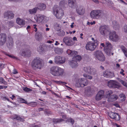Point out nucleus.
<instances>
[{"label":"nucleus","mask_w":127,"mask_h":127,"mask_svg":"<svg viewBox=\"0 0 127 127\" xmlns=\"http://www.w3.org/2000/svg\"><path fill=\"white\" fill-rule=\"evenodd\" d=\"M53 13L56 17L61 19L64 15L63 11L58 6L54 5L53 9Z\"/></svg>","instance_id":"nucleus-2"},{"label":"nucleus","mask_w":127,"mask_h":127,"mask_svg":"<svg viewBox=\"0 0 127 127\" xmlns=\"http://www.w3.org/2000/svg\"><path fill=\"white\" fill-rule=\"evenodd\" d=\"M109 38L110 40L116 42L118 40L119 38L118 35L114 31L110 32L109 34Z\"/></svg>","instance_id":"nucleus-11"},{"label":"nucleus","mask_w":127,"mask_h":127,"mask_svg":"<svg viewBox=\"0 0 127 127\" xmlns=\"http://www.w3.org/2000/svg\"><path fill=\"white\" fill-rule=\"evenodd\" d=\"M4 67V64L0 63V69H2Z\"/></svg>","instance_id":"nucleus-50"},{"label":"nucleus","mask_w":127,"mask_h":127,"mask_svg":"<svg viewBox=\"0 0 127 127\" xmlns=\"http://www.w3.org/2000/svg\"><path fill=\"white\" fill-rule=\"evenodd\" d=\"M99 31L102 35L105 36L108 35L111 32L110 30L107 28L105 26L101 27L99 29Z\"/></svg>","instance_id":"nucleus-10"},{"label":"nucleus","mask_w":127,"mask_h":127,"mask_svg":"<svg viewBox=\"0 0 127 127\" xmlns=\"http://www.w3.org/2000/svg\"><path fill=\"white\" fill-rule=\"evenodd\" d=\"M19 102L21 103H24L26 104H28V102L25 100L24 99L20 98L19 99Z\"/></svg>","instance_id":"nucleus-42"},{"label":"nucleus","mask_w":127,"mask_h":127,"mask_svg":"<svg viewBox=\"0 0 127 127\" xmlns=\"http://www.w3.org/2000/svg\"><path fill=\"white\" fill-rule=\"evenodd\" d=\"M94 55L98 61L103 62L105 61V57L102 52L100 51H97L94 53Z\"/></svg>","instance_id":"nucleus-8"},{"label":"nucleus","mask_w":127,"mask_h":127,"mask_svg":"<svg viewBox=\"0 0 127 127\" xmlns=\"http://www.w3.org/2000/svg\"><path fill=\"white\" fill-rule=\"evenodd\" d=\"M95 24V21H93L92 22H90L91 25H92Z\"/></svg>","instance_id":"nucleus-52"},{"label":"nucleus","mask_w":127,"mask_h":127,"mask_svg":"<svg viewBox=\"0 0 127 127\" xmlns=\"http://www.w3.org/2000/svg\"><path fill=\"white\" fill-rule=\"evenodd\" d=\"M120 82L121 83V84L124 86H125L127 88V83L123 81V80L120 79L119 80Z\"/></svg>","instance_id":"nucleus-38"},{"label":"nucleus","mask_w":127,"mask_h":127,"mask_svg":"<svg viewBox=\"0 0 127 127\" xmlns=\"http://www.w3.org/2000/svg\"><path fill=\"white\" fill-rule=\"evenodd\" d=\"M84 70L85 72L90 74H94L95 72V70L92 68L90 66L84 67Z\"/></svg>","instance_id":"nucleus-17"},{"label":"nucleus","mask_w":127,"mask_h":127,"mask_svg":"<svg viewBox=\"0 0 127 127\" xmlns=\"http://www.w3.org/2000/svg\"><path fill=\"white\" fill-rule=\"evenodd\" d=\"M68 121L69 122L71 123L72 124H73L74 123V121L72 119H68Z\"/></svg>","instance_id":"nucleus-47"},{"label":"nucleus","mask_w":127,"mask_h":127,"mask_svg":"<svg viewBox=\"0 0 127 127\" xmlns=\"http://www.w3.org/2000/svg\"><path fill=\"white\" fill-rule=\"evenodd\" d=\"M37 8L38 9H39L40 11L44 10L46 8V6L45 4L42 3L38 4H37Z\"/></svg>","instance_id":"nucleus-21"},{"label":"nucleus","mask_w":127,"mask_h":127,"mask_svg":"<svg viewBox=\"0 0 127 127\" xmlns=\"http://www.w3.org/2000/svg\"><path fill=\"white\" fill-rule=\"evenodd\" d=\"M12 119H16L18 120L21 121H23V119L22 118H21L19 116L16 115H14Z\"/></svg>","instance_id":"nucleus-34"},{"label":"nucleus","mask_w":127,"mask_h":127,"mask_svg":"<svg viewBox=\"0 0 127 127\" xmlns=\"http://www.w3.org/2000/svg\"><path fill=\"white\" fill-rule=\"evenodd\" d=\"M124 71L123 69H121V71L120 72V73L122 75L124 76L125 75V74L124 73Z\"/></svg>","instance_id":"nucleus-49"},{"label":"nucleus","mask_w":127,"mask_h":127,"mask_svg":"<svg viewBox=\"0 0 127 127\" xmlns=\"http://www.w3.org/2000/svg\"><path fill=\"white\" fill-rule=\"evenodd\" d=\"M47 42L49 43H51L53 42L51 41H47Z\"/></svg>","instance_id":"nucleus-63"},{"label":"nucleus","mask_w":127,"mask_h":127,"mask_svg":"<svg viewBox=\"0 0 127 127\" xmlns=\"http://www.w3.org/2000/svg\"><path fill=\"white\" fill-rule=\"evenodd\" d=\"M76 11L77 13L79 15H83L85 13V9L81 6H78L76 8Z\"/></svg>","instance_id":"nucleus-19"},{"label":"nucleus","mask_w":127,"mask_h":127,"mask_svg":"<svg viewBox=\"0 0 127 127\" xmlns=\"http://www.w3.org/2000/svg\"><path fill=\"white\" fill-rule=\"evenodd\" d=\"M113 27L116 30L119 29L120 27L118 23L116 22H113Z\"/></svg>","instance_id":"nucleus-30"},{"label":"nucleus","mask_w":127,"mask_h":127,"mask_svg":"<svg viewBox=\"0 0 127 127\" xmlns=\"http://www.w3.org/2000/svg\"><path fill=\"white\" fill-rule=\"evenodd\" d=\"M65 61V58L59 56L55 57L54 58L55 62L57 64H62L64 63Z\"/></svg>","instance_id":"nucleus-12"},{"label":"nucleus","mask_w":127,"mask_h":127,"mask_svg":"<svg viewBox=\"0 0 127 127\" xmlns=\"http://www.w3.org/2000/svg\"><path fill=\"white\" fill-rule=\"evenodd\" d=\"M0 83L6 85L7 84V82L5 81L4 79L2 77H0Z\"/></svg>","instance_id":"nucleus-35"},{"label":"nucleus","mask_w":127,"mask_h":127,"mask_svg":"<svg viewBox=\"0 0 127 127\" xmlns=\"http://www.w3.org/2000/svg\"><path fill=\"white\" fill-rule=\"evenodd\" d=\"M103 76L107 78H111L114 77V73L110 71L106 70L104 71L103 74Z\"/></svg>","instance_id":"nucleus-16"},{"label":"nucleus","mask_w":127,"mask_h":127,"mask_svg":"<svg viewBox=\"0 0 127 127\" xmlns=\"http://www.w3.org/2000/svg\"><path fill=\"white\" fill-rule=\"evenodd\" d=\"M37 50L40 53H41L43 50V48L40 46L37 48Z\"/></svg>","instance_id":"nucleus-44"},{"label":"nucleus","mask_w":127,"mask_h":127,"mask_svg":"<svg viewBox=\"0 0 127 127\" xmlns=\"http://www.w3.org/2000/svg\"><path fill=\"white\" fill-rule=\"evenodd\" d=\"M74 57L73 58V59L75 60L76 61L80 60L81 59V57L80 56L77 55L75 56H73Z\"/></svg>","instance_id":"nucleus-32"},{"label":"nucleus","mask_w":127,"mask_h":127,"mask_svg":"<svg viewBox=\"0 0 127 127\" xmlns=\"http://www.w3.org/2000/svg\"><path fill=\"white\" fill-rule=\"evenodd\" d=\"M108 3L109 5H111L112 6H113V3L112 2L109 1V2H108Z\"/></svg>","instance_id":"nucleus-54"},{"label":"nucleus","mask_w":127,"mask_h":127,"mask_svg":"<svg viewBox=\"0 0 127 127\" xmlns=\"http://www.w3.org/2000/svg\"><path fill=\"white\" fill-rule=\"evenodd\" d=\"M67 53L68 54L72 56H73L77 55V53L75 51H72L69 49L67 51Z\"/></svg>","instance_id":"nucleus-26"},{"label":"nucleus","mask_w":127,"mask_h":127,"mask_svg":"<svg viewBox=\"0 0 127 127\" xmlns=\"http://www.w3.org/2000/svg\"><path fill=\"white\" fill-rule=\"evenodd\" d=\"M88 82L87 80L84 78L79 79L77 83V84H79V86L81 87H84L88 85Z\"/></svg>","instance_id":"nucleus-13"},{"label":"nucleus","mask_w":127,"mask_h":127,"mask_svg":"<svg viewBox=\"0 0 127 127\" xmlns=\"http://www.w3.org/2000/svg\"><path fill=\"white\" fill-rule=\"evenodd\" d=\"M91 90L90 87H88L85 89V93L86 94H88L91 93Z\"/></svg>","instance_id":"nucleus-33"},{"label":"nucleus","mask_w":127,"mask_h":127,"mask_svg":"<svg viewBox=\"0 0 127 127\" xmlns=\"http://www.w3.org/2000/svg\"><path fill=\"white\" fill-rule=\"evenodd\" d=\"M66 1L65 0H62L60 3V5L61 6H64L66 4Z\"/></svg>","instance_id":"nucleus-39"},{"label":"nucleus","mask_w":127,"mask_h":127,"mask_svg":"<svg viewBox=\"0 0 127 127\" xmlns=\"http://www.w3.org/2000/svg\"><path fill=\"white\" fill-rule=\"evenodd\" d=\"M125 99V96L124 95L121 94L119 95V100L120 101L122 102L124 101Z\"/></svg>","instance_id":"nucleus-29"},{"label":"nucleus","mask_w":127,"mask_h":127,"mask_svg":"<svg viewBox=\"0 0 127 127\" xmlns=\"http://www.w3.org/2000/svg\"><path fill=\"white\" fill-rule=\"evenodd\" d=\"M104 95V92L103 90L99 91L95 97V99L96 100H99L103 98Z\"/></svg>","instance_id":"nucleus-18"},{"label":"nucleus","mask_w":127,"mask_h":127,"mask_svg":"<svg viewBox=\"0 0 127 127\" xmlns=\"http://www.w3.org/2000/svg\"><path fill=\"white\" fill-rule=\"evenodd\" d=\"M48 63L50 64H52L53 63V62L52 60H50L48 61Z\"/></svg>","instance_id":"nucleus-55"},{"label":"nucleus","mask_w":127,"mask_h":127,"mask_svg":"<svg viewBox=\"0 0 127 127\" xmlns=\"http://www.w3.org/2000/svg\"><path fill=\"white\" fill-rule=\"evenodd\" d=\"M94 2H95L96 3H98V1L97 0H92Z\"/></svg>","instance_id":"nucleus-61"},{"label":"nucleus","mask_w":127,"mask_h":127,"mask_svg":"<svg viewBox=\"0 0 127 127\" xmlns=\"http://www.w3.org/2000/svg\"><path fill=\"white\" fill-rule=\"evenodd\" d=\"M35 38L38 40H39L42 37L41 34L40 32H36L35 35Z\"/></svg>","instance_id":"nucleus-31"},{"label":"nucleus","mask_w":127,"mask_h":127,"mask_svg":"<svg viewBox=\"0 0 127 127\" xmlns=\"http://www.w3.org/2000/svg\"><path fill=\"white\" fill-rule=\"evenodd\" d=\"M37 10V8L36 7L32 9H29V11L30 14H32L35 13Z\"/></svg>","instance_id":"nucleus-27"},{"label":"nucleus","mask_w":127,"mask_h":127,"mask_svg":"<svg viewBox=\"0 0 127 127\" xmlns=\"http://www.w3.org/2000/svg\"><path fill=\"white\" fill-rule=\"evenodd\" d=\"M32 66L34 69H40L42 67V60L39 58L35 59L32 62Z\"/></svg>","instance_id":"nucleus-6"},{"label":"nucleus","mask_w":127,"mask_h":127,"mask_svg":"<svg viewBox=\"0 0 127 127\" xmlns=\"http://www.w3.org/2000/svg\"><path fill=\"white\" fill-rule=\"evenodd\" d=\"M15 96L14 95H12V97H10V98H11L12 100H13L14 98L15 97Z\"/></svg>","instance_id":"nucleus-58"},{"label":"nucleus","mask_w":127,"mask_h":127,"mask_svg":"<svg viewBox=\"0 0 127 127\" xmlns=\"http://www.w3.org/2000/svg\"><path fill=\"white\" fill-rule=\"evenodd\" d=\"M27 104L29 105L32 106L34 107L37 105V103L36 102H31L30 103H28Z\"/></svg>","instance_id":"nucleus-40"},{"label":"nucleus","mask_w":127,"mask_h":127,"mask_svg":"<svg viewBox=\"0 0 127 127\" xmlns=\"http://www.w3.org/2000/svg\"><path fill=\"white\" fill-rule=\"evenodd\" d=\"M74 24V23L73 22L72 23L71 25H70V27L71 28H73L74 27L73 25Z\"/></svg>","instance_id":"nucleus-57"},{"label":"nucleus","mask_w":127,"mask_h":127,"mask_svg":"<svg viewBox=\"0 0 127 127\" xmlns=\"http://www.w3.org/2000/svg\"><path fill=\"white\" fill-rule=\"evenodd\" d=\"M118 98L116 95H113L108 98V100L110 101H113L116 100Z\"/></svg>","instance_id":"nucleus-25"},{"label":"nucleus","mask_w":127,"mask_h":127,"mask_svg":"<svg viewBox=\"0 0 127 127\" xmlns=\"http://www.w3.org/2000/svg\"><path fill=\"white\" fill-rule=\"evenodd\" d=\"M112 49V46L111 43L108 41L106 42V45L104 48V50L108 56L111 54L113 55V53L111 52Z\"/></svg>","instance_id":"nucleus-7"},{"label":"nucleus","mask_w":127,"mask_h":127,"mask_svg":"<svg viewBox=\"0 0 127 127\" xmlns=\"http://www.w3.org/2000/svg\"><path fill=\"white\" fill-rule=\"evenodd\" d=\"M13 73L14 74H15L17 73V71L16 70L14 69L13 72Z\"/></svg>","instance_id":"nucleus-53"},{"label":"nucleus","mask_w":127,"mask_h":127,"mask_svg":"<svg viewBox=\"0 0 127 127\" xmlns=\"http://www.w3.org/2000/svg\"><path fill=\"white\" fill-rule=\"evenodd\" d=\"M16 23L19 25L21 26H24L25 24V21L19 18H18L16 19Z\"/></svg>","instance_id":"nucleus-24"},{"label":"nucleus","mask_w":127,"mask_h":127,"mask_svg":"<svg viewBox=\"0 0 127 127\" xmlns=\"http://www.w3.org/2000/svg\"><path fill=\"white\" fill-rule=\"evenodd\" d=\"M7 55L10 58H14V59H16V58L15 57L12 55H8V54H7Z\"/></svg>","instance_id":"nucleus-48"},{"label":"nucleus","mask_w":127,"mask_h":127,"mask_svg":"<svg viewBox=\"0 0 127 127\" xmlns=\"http://www.w3.org/2000/svg\"><path fill=\"white\" fill-rule=\"evenodd\" d=\"M83 76L86 78L90 80L92 79L93 78L91 76L85 74H84Z\"/></svg>","instance_id":"nucleus-36"},{"label":"nucleus","mask_w":127,"mask_h":127,"mask_svg":"<svg viewBox=\"0 0 127 127\" xmlns=\"http://www.w3.org/2000/svg\"><path fill=\"white\" fill-rule=\"evenodd\" d=\"M110 117L112 119H114L115 120L118 121L120 120V116L118 113L111 112L110 114Z\"/></svg>","instance_id":"nucleus-22"},{"label":"nucleus","mask_w":127,"mask_h":127,"mask_svg":"<svg viewBox=\"0 0 127 127\" xmlns=\"http://www.w3.org/2000/svg\"><path fill=\"white\" fill-rule=\"evenodd\" d=\"M64 42L68 46H71L73 45L74 42L72 40V38L71 37H66L63 39Z\"/></svg>","instance_id":"nucleus-14"},{"label":"nucleus","mask_w":127,"mask_h":127,"mask_svg":"<svg viewBox=\"0 0 127 127\" xmlns=\"http://www.w3.org/2000/svg\"><path fill=\"white\" fill-rule=\"evenodd\" d=\"M104 15L103 12L100 10H95L92 11L90 13L92 18L94 19H100Z\"/></svg>","instance_id":"nucleus-3"},{"label":"nucleus","mask_w":127,"mask_h":127,"mask_svg":"<svg viewBox=\"0 0 127 127\" xmlns=\"http://www.w3.org/2000/svg\"><path fill=\"white\" fill-rule=\"evenodd\" d=\"M112 93V92L111 90L109 91L106 92V94L107 95H110Z\"/></svg>","instance_id":"nucleus-46"},{"label":"nucleus","mask_w":127,"mask_h":127,"mask_svg":"<svg viewBox=\"0 0 127 127\" xmlns=\"http://www.w3.org/2000/svg\"><path fill=\"white\" fill-rule=\"evenodd\" d=\"M45 112V113L47 114H48L50 113V112H49L47 110Z\"/></svg>","instance_id":"nucleus-62"},{"label":"nucleus","mask_w":127,"mask_h":127,"mask_svg":"<svg viewBox=\"0 0 127 127\" xmlns=\"http://www.w3.org/2000/svg\"><path fill=\"white\" fill-rule=\"evenodd\" d=\"M14 22L11 21L9 22L8 24V28H9L12 27L14 25Z\"/></svg>","instance_id":"nucleus-41"},{"label":"nucleus","mask_w":127,"mask_h":127,"mask_svg":"<svg viewBox=\"0 0 127 127\" xmlns=\"http://www.w3.org/2000/svg\"><path fill=\"white\" fill-rule=\"evenodd\" d=\"M73 41H76L77 40V38H76V37H74L73 38Z\"/></svg>","instance_id":"nucleus-56"},{"label":"nucleus","mask_w":127,"mask_h":127,"mask_svg":"<svg viewBox=\"0 0 127 127\" xmlns=\"http://www.w3.org/2000/svg\"><path fill=\"white\" fill-rule=\"evenodd\" d=\"M4 16L7 19H11L14 17V15L12 11H7L4 13Z\"/></svg>","instance_id":"nucleus-15"},{"label":"nucleus","mask_w":127,"mask_h":127,"mask_svg":"<svg viewBox=\"0 0 127 127\" xmlns=\"http://www.w3.org/2000/svg\"><path fill=\"white\" fill-rule=\"evenodd\" d=\"M3 98L4 99V100H5L4 99H6L8 101H9V99L8 98L6 97H3Z\"/></svg>","instance_id":"nucleus-59"},{"label":"nucleus","mask_w":127,"mask_h":127,"mask_svg":"<svg viewBox=\"0 0 127 127\" xmlns=\"http://www.w3.org/2000/svg\"><path fill=\"white\" fill-rule=\"evenodd\" d=\"M23 90L25 92H31L32 90V89L27 87H25L23 88Z\"/></svg>","instance_id":"nucleus-43"},{"label":"nucleus","mask_w":127,"mask_h":127,"mask_svg":"<svg viewBox=\"0 0 127 127\" xmlns=\"http://www.w3.org/2000/svg\"><path fill=\"white\" fill-rule=\"evenodd\" d=\"M97 45V41L95 40L94 41H91L88 42L86 46V48L88 50L92 51L94 50Z\"/></svg>","instance_id":"nucleus-5"},{"label":"nucleus","mask_w":127,"mask_h":127,"mask_svg":"<svg viewBox=\"0 0 127 127\" xmlns=\"http://www.w3.org/2000/svg\"><path fill=\"white\" fill-rule=\"evenodd\" d=\"M63 121V120L62 119H58L57 121L58 122H62Z\"/></svg>","instance_id":"nucleus-60"},{"label":"nucleus","mask_w":127,"mask_h":127,"mask_svg":"<svg viewBox=\"0 0 127 127\" xmlns=\"http://www.w3.org/2000/svg\"><path fill=\"white\" fill-rule=\"evenodd\" d=\"M55 51L56 53L60 54L63 52V50L62 48H57L56 49Z\"/></svg>","instance_id":"nucleus-37"},{"label":"nucleus","mask_w":127,"mask_h":127,"mask_svg":"<svg viewBox=\"0 0 127 127\" xmlns=\"http://www.w3.org/2000/svg\"><path fill=\"white\" fill-rule=\"evenodd\" d=\"M101 45L103 47H104L105 46L104 44V43H101Z\"/></svg>","instance_id":"nucleus-64"},{"label":"nucleus","mask_w":127,"mask_h":127,"mask_svg":"<svg viewBox=\"0 0 127 127\" xmlns=\"http://www.w3.org/2000/svg\"><path fill=\"white\" fill-rule=\"evenodd\" d=\"M37 25H33V28L34 29H35V31L36 32L37 31V29L36 27L37 26Z\"/></svg>","instance_id":"nucleus-51"},{"label":"nucleus","mask_w":127,"mask_h":127,"mask_svg":"<svg viewBox=\"0 0 127 127\" xmlns=\"http://www.w3.org/2000/svg\"><path fill=\"white\" fill-rule=\"evenodd\" d=\"M107 85L110 88L118 89L121 86L119 83L116 81L110 80L107 82Z\"/></svg>","instance_id":"nucleus-9"},{"label":"nucleus","mask_w":127,"mask_h":127,"mask_svg":"<svg viewBox=\"0 0 127 127\" xmlns=\"http://www.w3.org/2000/svg\"><path fill=\"white\" fill-rule=\"evenodd\" d=\"M123 30L125 32H127V25H125L124 26Z\"/></svg>","instance_id":"nucleus-45"},{"label":"nucleus","mask_w":127,"mask_h":127,"mask_svg":"<svg viewBox=\"0 0 127 127\" xmlns=\"http://www.w3.org/2000/svg\"><path fill=\"white\" fill-rule=\"evenodd\" d=\"M34 19L38 23L44 24L47 22L49 19L48 17L40 15H36L34 17Z\"/></svg>","instance_id":"nucleus-4"},{"label":"nucleus","mask_w":127,"mask_h":127,"mask_svg":"<svg viewBox=\"0 0 127 127\" xmlns=\"http://www.w3.org/2000/svg\"><path fill=\"white\" fill-rule=\"evenodd\" d=\"M64 72L63 69L58 66H53L50 69V73L55 76H61L64 74Z\"/></svg>","instance_id":"nucleus-1"},{"label":"nucleus","mask_w":127,"mask_h":127,"mask_svg":"<svg viewBox=\"0 0 127 127\" xmlns=\"http://www.w3.org/2000/svg\"><path fill=\"white\" fill-rule=\"evenodd\" d=\"M121 48L125 56L127 58V49L123 46H121Z\"/></svg>","instance_id":"nucleus-28"},{"label":"nucleus","mask_w":127,"mask_h":127,"mask_svg":"<svg viewBox=\"0 0 127 127\" xmlns=\"http://www.w3.org/2000/svg\"><path fill=\"white\" fill-rule=\"evenodd\" d=\"M77 61L75 60H73L72 59V60L69 62V64L71 67L72 68L76 67L78 65Z\"/></svg>","instance_id":"nucleus-23"},{"label":"nucleus","mask_w":127,"mask_h":127,"mask_svg":"<svg viewBox=\"0 0 127 127\" xmlns=\"http://www.w3.org/2000/svg\"><path fill=\"white\" fill-rule=\"evenodd\" d=\"M68 4L69 6L73 8H75L77 5L75 0H68Z\"/></svg>","instance_id":"nucleus-20"}]
</instances>
